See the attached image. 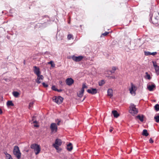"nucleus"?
Returning a JSON list of instances; mask_svg holds the SVG:
<instances>
[{
  "mask_svg": "<svg viewBox=\"0 0 159 159\" xmlns=\"http://www.w3.org/2000/svg\"><path fill=\"white\" fill-rule=\"evenodd\" d=\"M159 13L157 11H151L150 13V22L154 24H156L158 23V16Z\"/></svg>",
  "mask_w": 159,
  "mask_h": 159,
  "instance_id": "1",
  "label": "nucleus"
},
{
  "mask_svg": "<svg viewBox=\"0 0 159 159\" xmlns=\"http://www.w3.org/2000/svg\"><path fill=\"white\" fill-rule=\"evenodd\" d=\"M129 108V112L133 116H134L135 114H137L138 113L139 111L138 109L136 108V106L133 103H131L130 104Z\"/></svg>",
  "mask_w": 159,
  "mask_h": 159,
  "instance_id": "2",
  "label": "nucleus"
},
{
  "mask_svg": "<svg viewBox=\"0 0 159 159\" xmlns=\"http://www.w3.org/2000/svg\"><path fill=\"white\" fill-rule=\"evenodd\" d=\"M30 148L34 150V151L36 155L39 153L41 151L40 145L34 143L30 145Z\"/></svg>",
  "mask_w": 159,
  "mask_h": 159,
  "instance_id": "3",
  "label": "nucleus"
},
{
  "mask_svg": "<svg viewBox=\"0 0 159 159\" xmlns=\"http://www.w3.org/2000/svg\"><path fill=\"white\" fill-rule=\"evenodd\" d=\"M13 153L18 159H19L20 158L21 153L18 146H16L14 147Z\"/></svg>",
  "mask_w": 159,
  "mask_h": 159,
  "instance_id": "4",
  "label": "nucleus"
},
{
  "mask_svg": "<svg viewBox=\"0 0 159 159\" xmlns=\"http://www.w3.org/2000/svg\"><path fill=\"white\" fill-rule=\"evenodd\" d=\"M50 128L51 130V133L54 134L57 132V126L56 123H53L51 124Z\"/></svg>",
  "mask_w": 159,
  "mask_h": 159,
  "instance_id": "5",
  "label": "nucleus"
},
{
  "mask_svg": "<svg viewBox=\"0 0 159 159\" xmlns=\"http://www.w3.org/2000/svg\"><path fill=\"white\" fill-rule=\"evenodd\" d=\"M63 98L61 96H55L53 98V100L57 104H60L63 102Z\"/></svg>",
  "mask_w": 159,
  "mask_h": 159,
  "instance_id": "6",
  "label": "nucleus"
},
{
  "mask_svg": "<svg viewBox=\"0 0 159 159\" xmlns=\"http://www.w3.org/2000/svg\"><path fill=\"white\" fill-rule=\"evenodd\" d=\"M73 60L75 62H79L82 60L83 58L84 57L82 56H76L73 55L71 57Z\"/></svg>",
  "mask_w": 159,
  "mask_h": 159,
  "instance_id": "7",
  "label": "nucleus"
},
{
  "mask_svg": "<svg viewBox=\"0 0 159 159\" xmlns=\"http://www.w3.org/2000/svg\"><path fill=\"white\" fill-rule=\"evenodd\" d=\"M130 84L131 87L129 89L130 93L131 94H135V91L137 89L136 87L132 83H131Z\"/></svg>",
  "mask_w": 159,
  "mask_h": 159,
  "instance_id": "8",
  "label": "nucleus"
},
{
  "mask_svg": "<svg viewBox=\"0 0 159 159\" xmlns=\"http://www.w3.org/2000/svg\"><path fill=\"white\" fill-rule=\"evenodd\" d=\"M74 82V80L72 78H67L66 80V83L69 86L71 85Z\"/></svg>",
  "mask_w": 159,
  "mask_h": 159,
  "instance_id": "9",
  "label": "nucleus"
},
{
  "mask_svg": "<svg viewBox=\"0 0 159 159\" xmlns=\"http://www.w3.org/2000/svg\"><path fill=\"white\" fill-rule=\"evenodd\" d=\"M87 92L92 94H95L97 93L98 91L96 89L91 88L90 89H88Z\"/></svg>",
  "mask_w": 159,
  "mask_h": 159,
  "instance_id": "10",
  "label": "nucleus"
},
{
  "mask_svg": "<svg viewBox=\"0 0 159 159\" xmlns=\"http://www.w3.org/2000/svg\"><path fill=\"white\" fill-rule=\"evenodd\" d=\"M37 76V79H36L35 81L38 84L41 83V81L40 80H43L44 78V77L43 75H38Z\"/></svg>",
  "mask_w": 159,
  "mask_h": 159,
  "instance_id": "11",
  "label": "nucleus"
},
{
  "mask_svg": "<svg viewBox=\"0 0 159 159\" xmlns=\"http://www.w3.org/2000/svg\"><path fill=\"white\" fill-rule=\"evenodd\" d=\"M34 73L37 75H40L41 72L40 71L39 68L37 67L36 66H34Z\"/></svg>",
  "mask_w": 159,
  "mask_h": 159,
  "instance_id": "12",
  "label": "nucleus"
},
{
  "mask_svg": "<svg viewBox=\"0 0 159 159\" xmlns=\"http://www.w3.org/2000/svg\"><path fill=\"white\" fill-rule=\"evenodd\" d=\"M47 26V23L46 22H44L43 23H38L36 24V26L37 27H43L44 28Z\"/></svg>",
  "mask_w": 159,
  "mask_h": 159,
  "instance_id": "13",
  "label": "nucleus"
},
{
  "mask_svg": "<svg viewBox=\"0 0 159 159\" xmlns=\"http://www.w3.org/2000/svg\"><path fill=\"white\" fill-rule=\"evenodd\" d=\"M67 150L70 152L73 149V146L71 143H69L67 145Z\"/></svg>",
  "mask_w": 159,
  "mask_h": 159,
  "instance_id": "14",
  "label": "nucleus"
},
{
  "mask_svg": "<svg viewBox=\"0 0 159 159\" xmlns=\"http://www.w3.org/2000/svg\"><path fill=\"white\" fill-rule=\"evenodd\" d=\"M157 52H146L145 51L144 52V55L146 56H149L150 55H152L153 56L157 54Z\"/></svg>",
  "mask_w": 159,
  "mask_h": 159,
  "instance_id": "15",
  "label": "nucleus"
},
{
  "mask_svg": "<svg viewBox=\"0 0 159 159\" xmlns=\"http://www.w3.org/2000/svg\"><path fill=\"white\" fill-rule=\"evenodd\" d=\"M148 89L150 91H152L153 89V88L156 87V85L154 84H153L151 85H149L147 87Z\"/></svg>",
  "mask_w": 159,
  "mask_h": 159,
  "instance_id": "16",
  "label": "nucleus"
},
{
  "mask_svg": "<svg viewBox=\"0 0 159 159\" xmlns=\"http://www.w3.org/2000/svg\"><path fill=\"white\" fill-rule=\"evenodd\" d=\"M62 141L59 139H57L55 140V144L58 145V146H61L62 144Z\"/></svg>",
  "mask_w": 159,
  "mask_h": 159,
  "instance_id": "17",
  "label": "nucleus"
},
{
  "mask_svg": "<svg viewBox=\"0 0 159 159\" xmlns=\"http://www.w3.org/2000/svg\"><path fill=\"white\" fill-rule=\"evenodd\" d=\"M107 95L108 96H110L111 97L113 96V90L111 89H108L107 90Z\"/></svg>",
  "mask_w": 159,
  "mask_h": 159,
  "instance_id": "18",
  "label": "nucleus"
},
{
  "mask_svg": "<svg viewBox=\"0 0 159 159\" xmlns=\"http://www.w3.org/2000/svg\"><path fill=\"white\" fill-rule=\"evenodd\" d=\"M112 112L114 117L117 118L120 116L119 114L118 113L117 111L116 110L113 111H112Z\"/></svg>",
  "mask_w": 159,
  "mask_h": 159,
  "instance_id": "19",
  "label": "nucleus"
},
{
  "mask_svg": "<svg viewBox=\"0 0 159 159\" xmlns=\"http://www.w3.org/2000/svg\"><path fill=\"white\" fill-rule=\"evenodd\" d=\"M144 117V116L143 115H139L136 116V117L141 122L143 121Z\"/></svg>",
  "mask_w": 159,
  "mask_h": 159,
  "instance_id": "20",
  "label": "nucleus"
},
{
  "mask_svg": "<svg viewBox=\"0 0 159 159\" xmlns=\"http://www.w3.org/2000/svg\"><path fill=\"white\" fill-rule=\"evenodd\" d=\"M84 92L83 90H81L77 93V96L80 98H81L83 95Z\"/></svg>",
  "mask_w": 159,
  "mask_h": 159,
  "instance_id": "21",
  "label": "nucleus"
},
{
  "mask_svg": "<svg viewBox=\"0 0 159 159\" xmlns=\"http://www.w3.org/2000/svg\"><path fill=\"white\" fill-rule=\"evenodd\" d=\"M142 134L143 136H147L149 135V134L147 130L146 129H144L143 130Z\"/></svg>",
  "mask_w": 159,
  "mask_h": 159,
  "instance_id": "22",
  "label": "nucleus"
},
{
  "mask_svg": "<svg viewBox=\"0 0 159 159\" xmlns=\"http://www.w3.org/2000/svg\"><path fill=\"white\" fill-rule=\"evenodd\" d=\"M4 153L6 155V159H13L11 155L8 154L7 152H5Z\"/></svg>",
  "mask_w": 159,
  "mask_h": 159,
  "instance_id": "23",
  "label": "nucleus"
},
{
  "mask_svg": "<svg viewBox=\"0 0 159 159\" xmlns=\"http://www.w3.org/2000/svg\"><path fill=\"white\" fill-rule=\"evenodd\" d=\"M13 96L15 98H17L20 95L19 93L17 91H13L12 93Z\"/></svg>",
  "mask_w": 159,
  "mask_h": 159,
  "instance_id": "24",
  "label": "nucleus"
},
{
  "mask_svg": "<svg viewBox=\"0 0 159 159\" xmlns=\"http://www.w3.org/2000/svg\"><path fill=\"white\" fill-rule=\"evenodd\" d=\"M7 106H14V103L12 102L11 101H8L7 102Z\"/></svg>",
  "mask_w": 159,
  "mask_h": 159,
  "instance_id": "25",
  "label": "nucleus"
},
{
  "mask_svg": "<svg viewBox=\"0 0 159 159\" xmlns=\"http://www.w3.org/2000/svg\"><path fill=\"white\" fill-rule=\"evenodd\" d=\"M112 70H110L109 71V72L111 73V74H110L109 73H108V74L110 75L112 73H114L115 70H116V67H115V66H113L112 67Z\"/></svg>",
  "mask_w": 159,
  "mask_h": 159,
  "instance_id": "26",
  "label": "nucleus"
},
{
  "mask_svg": "<svg viewBox=\"0 0 159 159\" xmlns=\"http://www.w3.org/2000/svg\"><path fill=\"white\" fill-rule=\"evenodd\" d=\"M156 66V67L154 68L156 73L157 75H159V66Z\"/></svg>",
  "mask_w": 159,
  "mask_h": 159,
  "instance_id": "27",
  "label": "nucleus"
},
{
  "mask_svg": "<svg viewBox=\"0 0 159 159\" xmlns=\"http://www.w3.org/2000/svg\"><path fill=\"white\" fill-rule=\"evenodd\" d=\"M105 83V81L104 80H102L98 82V85L99 86H102Z\"/></svg>",
  "mask_w": 159,
  "mask_h": 159,
  "instance_id": "28",
  "label": "nucleus"
},
{
  "mask_svg": "<svg viewBox=\"0 0 159 159\" xmlns=\"http://www.w3.org/2000/svg\"><path fill=\"white\" fill-rule=\"evenodd\" d=\"M154 119L157 123H159V115L155 116L154 117Z\"/></svg>",
  "mask_w": 159,
  "mask_h": 159,
  "instance_id": "29",
  "label": "nucleus"
},
{
  "mask_svg": "<svg viewBox=\"0 0 159 159\" xmlns=\"http://www.w3.org/2000/svg\"><path fill=\"white\" fill-rule=\"evenodd\" d=\"M145 74L146 75L145 76V78L146 79H147L148 80H150L151 79V77L150 75L148 74V72H146L145 73Z\"/></svg>",
  "mask_w": 159,
  "mask_h": 159,
  "instance_id": "30",
  "label": "nucleus"
},
{
  "mask_svg": "<svg viewBox=\"0 0 159 159\" xmlns=\"http://www.w3.org/2000/svg\"><path fill=\"white\" fill-rule=\"evenodd\" d=\"M154 108L155 110L156 111H159V104H157L154 106Z\"/></svg>",
  "mask_w": 159,
  "mask_h": 159,
  "instance_id": "31",
  "label": "nucleus"
},
{
  "mask_svg": "<svg viewBox=\"0 0 159 159\" xmlns=\"http://www.w3.org/2000/svg\"><path fill=\"white\" fill-rule=\"evenodd\" d=\"M48 64H51V66L52 67H54L55 66V64L54 63H53V61H50L48 62Z\"/></svg>",
  "mask_w": 159,
  "mask_h": 159,
  "instance_id": "32",
  "label": "nucleus"
},
{
  "mask_svg": "<svg viewBox=\"0 0 159 159\" xmlns=\"http://www.w3.org/2000/svg\"><path fill=\"white\" fill-rule=\"evenodd\" d=\"M87 86L85 84H83L82 85V87L81 89V90H83L84 91V89L87 88Z\"/></svg>",
  "mask_w": 159,
  "mask_h": 159,
  "instance_id": "33",
  "label": "nucleus"
},
{
  "mask_svg": "<svg viewBox=\"0 0 159 159\" xmlns=\"http://www.w3.org/2000/svg\"><path fill=\"white\" fill-rule=\"evenodd\" d=\"M54 91H57V89L55 85H53L51 88Z\"/></svg>",
  "mask_w": 159,
  "mask_h": 159,
  "instance_id": "34",
  "label": "nucleus"
},
{
  "mask_svg": "<svg viewBox=\"0 0 159 159\" xmlns=\"http://www.w3.org/2000/svg\"><path fill=\"white\" fill-rule=\"evenodd\" d=\"M109 33V32H105L104 33H102V35H101V37L102 36V35H103L104 36H106L107 34H108Z\"/></svg>",
  "mask_w": 159,
  "mask_h": 159,
  "instance_id": "35",
  "label": "nucleus"
},
{
  "mask_svg": "<svg viewBox=\"0 0 159 159\" xmlns=\"http://www.w3.org/2000/svg\"><path fill=\"white\" fill-rule=\"evenodd\" d=\"M42 85L44 88H47L48 87V85L47 84H45L44 82L42 83Z\"/></svg>",
  "mask_w": 159,
  "mask_h": 159,
  "instance_id": "36",
  "label": "nucleus"
},
{
  "mask_svg": "<svg viewBox=\"0 0 159 159\" xmlns=\"http://www.w3.org/2000/svg\"><path fill=\"white\" fill-rule=\"evenodd\" d=\"M53 146L54 147L57 149V150H58V148H59V147L60 146H58V145H57V144H53Z\"/></svg>",
  "mask_w": 159,
  "mask_h": 159,
  "instance_id": "37",
  "label": "nucleus"
},
{
  "mask_svg": "<svg viewBox=\"0 0 159 159\" xmlns=\"http://www.w3.org/2000/svg\"><path fill=\"white\" fill-rule=\"evenodd\" d=\"M33 104H34L33 102H31L29 103V109L30 108V107L33 106Z\"/></svg>",
  "mask_w": 159,
  "mask_h": 159,
  "instance_id": "38",
  "label": "nucleus"
},
{
  "mask_svg": "<svg viewBox=\"0 0 159 159\" xmlns=\"http://www.w3.org/2000/svg\"><path fill=\"white\" fill-rule=\"evenodd\" d=\"M107 77H108V78H109L110 79H115L116 78V77L115 76H107Z\"/></svg>",
  "mask_w": 159,
  "mask_h": 159,
  "instance_id": "39",
  "label": "nucleus"
},
{
  "mask_svg": "<svg viewBox=\"0 0 159 159\" xmlns=\"http://www.w3.org/2000/svg\"><path fill=\"white\" fill-rule=\"evenodd\" d=\"M72 37V35L71 34H69L67 36V38L68 39H70Z\"/></svg>",
  "mask_w": 159,
  "mask_h": 159,
  "instance_id": "40",
  "label": "nucleus"
},
{
  "mask_svg": "<svg viewBox=\"0 0 159 159\" xmlns=\"http://www.w3.org/2000/svg\"><path fill=\"white\" fill-rule=\"evenodd\" d=\"M152 62V63L153 64V66L154 67H156V66H157V63H156V61H153Z\"/></svg>",
  "mask_w": 159,
  "mask_h": 159,
  "instance_id": "41",
  "label": "nucleus"
},
{
  "mask_svg": "<svg viewBox=\"0 0 159 159\" xmlns=\"http://www.w3.org/2000/svg\"><path fill=\"white\" fill-rule=\"evenodd\" d=\"M149 142L151 143H153V140L152 139V138H150V139H149Z\"/></svg>",
  "mask_w": 159,
  "mask_h": 159,
  "instance_id": "42",
  "label": "nucleus"
},
{
  "mask_svg": "<svg viewBox=\"0 0 159 159\" xmlns=\"http://www.w3.org/2000/svg\"><path fill=\"white\" fill-rule=\"evenodd\" d=\"M36 120V117L35 116H33L32 117V120Z\"/></svg>",
  "mask_w": 159,
  "mask_h": 159,
  "instance_id": "43",
  "label": "nucleus"
},
{
  "mask_svg": "<svg viewBox=\"0 0 159 159\" xmlns=\"http://www.w3.org/2000/svg\"><path fill=\"white\" fill-rule=\"evenodd\" d=\"M62 91V90L61 89H57V91L59 92H61Z\"/></svg>",
  "mask_w": 159,
  "mask_h": 159,
  "instance_id": "44",
  "label": "nucleus"
},
{
  "mask_svg": "<svg viewBox=\"0 0 159 159\" xmlns=\"http://www.w3.org/2000/svg\"><path fill=\"white\" fill-rule=\"evenodd\" d=\"M2 109L0 108V114H2Z\"/></svg>",
  "mask_w": 159,
  "mask_h": 159,
  "instance_id": "45",
  "label": "nucleus"
},
{
  "mask_svg": "<svg viewBox=\"0 0 159 159\" xmlns=\"http://www.w3.org/2000/svg\"><path fill=\"white\" fill-rule=\"evenodd\" d=\"M33 123H38V122L36 120H35L33 122Z\"/></svg>",
  "mask_w": 159,
  "mask_h": 159,
  "instance_id": "46",
  "label": "nucleus"
},
{
  "mask_svg": "<svg viewBox=\"0 0 159 159\" xmlns=\"http://www.w3.org/2000/svg\"><path fill=\"white\" fill-rule=\"evenodd\" d=\"M34 126L35 127H39V125H34Z\"/></svg>",
  "mask_w": 159,
  "mask_h": 159,
  "instance_id": "47",
  "label": "nucleus"
},
{
  "mask_svg": "<svg viewBox=\"0 0 159 159\" xmlns=\"http://www.w3.org/2000/svg\"><path fill=\"white\" fill-rule=\"evenodd\" d=\"M112 130H112V129H110L109 130V131H110V132H112Z\"/></svg>",
  "mask_w": 159,
  "mask_h": 159,
  "instance_id": "48",
  "label": "nucleus"
},
{
  "mask_svg": "<svg viewBox=\"0 0 159 159\" xmlns=\"http://www.w3.org/2000/svg\"><path fill=\"white\" fill-rule=\"evenodd\" d=\"M23 63H24V65H25V60H24V61Z\"/></svg>",
  "mask_w": 159,
  "mask_h": 159,
  "instance_id": "49",
  "label": "nucleus"
},
{
  "mask_svg": "<svg viewBox=\"0 0 159 159\" xmlns=\"http://www.w3.org/2000/svg\"><path fill=\"white\" fill-rule=\"evenodd\" d=\"M85 98H86V97L84 96V99L82 101H83L84 100V99H85Z\"/></svg>",
  "mask_w": 159,
  "mask_h": 159,
  "instance_id": "50",
  "label": "nucleus"
},
{
  "mask_svg": "<svg viewBox=\"0 0 159 159\" xmlns=\"http://www.w3.org/2000/svg\"><path fill=\"white\" fill-rule=\"evenodd\" d=\"M60 121H59V122L58 123H57V124L58 125H59V123L60 122Z\"/></svg>",
  "mask_w": 159,
  "mask_h": 159,
  "instance_id": "51",
  "label": "nucleus"
},
{
  "mask_svg": "<svg viewBox=\"0 0 159 159\" xmlns=\"http://www.w3.org/2000/svg\"><path fill=\"white\" fill-rule=\"evenodd\" d=\"M28 152V150H27V152Z\"/></svg>",
  "mask_w": 159,
  "mask_h": 159,
  "instance_id": "52",
  "label": "nucleus"
}]
</instances>
